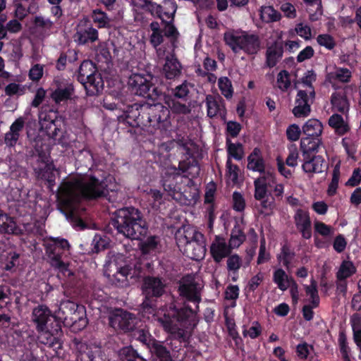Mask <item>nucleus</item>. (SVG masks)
<instances>
[{
  "label": "nucleus",
  "mask_w": 361,
  "mask_h": 361,
  "mask_svg": "<svg viewBox=\"0 0 361 361\" xmlns=\"http://www.w3.org/2000/svg\"><path fill=\"white\" fill-rule=\"evenodd\" d=\"M200 166L193 157H190L188 161H181L178 169L169 166L166 169L163 178V187L169 195L174 200L183 202V198L188 200L196 195V188H193L192 195H187L186 190L182 191V188L177 185L178 180H183L187 183H192L191 178L197 177L200 173Z\"/></svg>",
  "instance_id": "nucleus-3"
},
{
  "label": "nucleus",
  "mask_w": 361,
  "mask_h": 361,
  "mask_svg": "<svg viewBox=\"0 0 361 361\" xmlns=\"http://www.w3.org/2000/svg\"><path fill=\"white\" fill-rule=\"evenodd\" d=\"M340 178V167L336 164L333 171V176L331 183L329 185L327 193L329 195H334L337 190L338 186V181Z\"/></svg>",
  "instance_id": "nucleus-53"
},
{
  "label": "nucleus",
  "mask_w": 361,
  "mask_h": 361,
  "mask_svg": "<svg viewBox=\"0 0 361 361\" xmlns=\"http://www.w3.org/2000/svg\"><path fill=\"white\" fill-rule=\"evenodd\" d=\"M152 76L149 74L133 73L128 79V85L136 94L155 101L161 95L152 87Z\"/></svg>",
  "instance_id": "nucleus-12"
},
{
  "label": "nucleus",
  "mask_w": 361,
  "mask_h": 361,
  "mask_svg": "<svg viewBox=\"0 0 361 361\" xmlns=\"http://www.w3.org/2000/svg\"><path fill=\"white\" fill-rule=\"evenodd\" d=\"M137 337L139 341L147 345L149 348L153 345L156 341L152 339L151 335L145 329H140L137 331Z\"/></svg>",
  "instance_id": "nucleus-63"
},
{
  "label": "nucleus",
  "mask_w": 361,
  "mask_h": 361,
  "mask_svg": "<svg viewBox=\"0 0 361 361\" xmlns=\"http://www.w3.org/2000/svg\"><path fill=\"white\" fill-rule=\"evenodd\" d=\"M317 75L312 70L307 71L303 76L298 81L295 88L301 87L303 90L307 91L309 88L314 89L312 83L316 81Z\"/></svg>",
  "instance_id": "nucleus-35"
},
{
  "label": "nucleus",
  "mask_w": 361,
  "mask_h": 361,
  "mask_svg": "<svg viewBox=\"0 0 361 361\" xmlns=\"http://www.w3.org/2000/svg\"><path fill=\"white\" fill-rule=\"evenodd\" d=\"M356 271L354 264L348 260L343 261L340 265L336 276L339 281H343L351 276Z\"/></svg>",
  "instance_id": "nucleus-37"
},
{
  "label": "nucleus",
  "mask_w": 361,
  "mask_h": 361,
  "mask_svg": "<svg viewBox=\"0 0 361 361\" xmlns=\"http://www.w3.org/2000/svg\"><path fill=\"white\" fill-rule=\"evenodd\" d=\"M205 102L207 107V115L214 117L219 115L226 120V109L222 98L219 95H207Z\"/></svg>",
  "instance_id": "nucleus-21"
},
{
  "label": "nucleus",
  "mask_w": 361,
  "mask_h": 361,
  "mask_svg": "<svg viewBox=\"0 0 361 361\" xmlns=\"http://www.w3.org/2000/svg\"><path fill=\"white\" fill-rule=\"evenodd\" d=\"M260 18L265 23L276 22L281 19V14L272 6H262L259 11Z\"/></svg>",
  "instance_id": "nucleus-33"
},
{
  "label": "nucleus",
  "mask_w": 361,
  "mask_h": 361,
  "mask_svg": "<svg viewBox=\"0 0 361 361\" xmlns=\"http://www.w3.org/2000/svg\"><path fill=\"white\" fill-rule=\"evenodd\" d=\"M104 274L110 282L115 285H123L128 278L137 277L140 271L137 268L132 269L126 258L121 254L109 255L104 264Z\"/></svg>",
  "instance_id": "nucleus-7"
},
{
  "label": "nucleus",
  "mask_w": 361,
  "mask_h": 361,
  "mask_svg": "<svg viewBox=\"0 0 361 361\" xmlns=\"http://www.w3.org/2000/svg\"><path fill=\"white\" fill-rule=\"evenodd\" d=\"M280 10L283 13L284 16L290 19H293L297 16V11L295 6L291 3L280 2Z\"/></svg>",
  "instance_id": "nucleus-57"
},
{
  "label": "nucleus",
  "mask_w": 361,
  "mask_h": 361,
  "mask_svg": "<svg viewBox=\"0 0 361 361\" xmlns=\"http://www.w3.org/2000/svg\"><path fill=\"white\" fill-rule=\"evenodd\" d=\"M263 181V179H256L254 182L255 198L257 200H260L266 197L268 187L264 184Z\"/></svg>",
  "instance_id": "nucleus-56"
},
{
  "label": "nucleus",
  "mask_w": 361,
  "mask_h": 361,
  "mask_svg": "<svg viewBox=\"0 0 361 361\" xmlns=\"http://www.w3.org/2000/svg\"><path fill=\"white\" fill-rule=\"evenodd\" d=\"M267 63L269 67H274L282 57V45L275 42L267 48Z\"/></svg>",
  "instance_id": "nucleus-30"
},
{
  "label": "nucleus",
  "mask_w": 361,
  "mask_h": 361,
  "mask_svg": "<svg viewBox=\"0 0 361 361\" xmlns=\"http://www.w3.org/2000/svg\"><path fill=\"white\" fill-rule=\"evenodd\" d=\"M79 73L82 77L86 78L85 87L90 94H97L103 90V80L95 73V68L92 63L84 61L80 66Z\"/></svg>",
  "instance_id": "nucleus-15"
},
{
  "label": "nucleus",
  "mask_w": 361,
  "mask_h": 361,
  "mask_svg": "<svg viewBox=\"0 0 361 361\" xmlns=\"http://www.w3.org/2000/svg\"><path fill=\"white\" fill-rule=\"evenodd\" d=\"M92 18L93 22L100 28L111 26V19L107 16L105 12L101 10H94L92 12Z\"/></svg>",
  "instance_id": "nucleus-45"
},
{
  "label": "nucleus",
  "mask_w": 361,
  "mask_h": 361,
  "mask_svg": "<svg viewBox=\"0 0 361 361\" xmlns=\"http://www.w3.org/2000/svg\"><path fill=\"white\" fill-rule=\"evenodd\" d=\"M317 43L329 50H331L336 45L334 37L329 34H321L317 37Z\"/></svg>",
  "instance_id": "nucleus-55"
},
{
  "label": "nucleus",
  "mask_w": 361,
  "mask_h": 361,
  "mask_svg": "<svg viewBox=\"0 0 361 361\" xmlns=\"http://www.w3.org/2000/svg\"><path fill=\"white\" fill-rule=\"evenodd\" d=\"M224 38L235 54L243 51L247 55H255L261 47L258 35L241 30H228L224 33Z\"/></svg>",
  "instance_id": "nucleus-8"
},
{
  "label": "nucleus",
  "mask_w": 361,
  "mask_h": 361,
  "mask_svg": "<svg viewBox=\"0 0 361 361\" xmlns=\"http://www.w3.org/2000/svg\"><path fill=\"white\" fill-rule=\"evenodd\" d=\"M160 241L157 236H149L140 244L142 252L145 254L156 252L160 246Z\"/></svg>",
  "instance_id": "nucleus-38"
},
{
  "label": "nucleus",
  "mask_w": 361,
  "mask_h": 361,
  "mask_svg": "<svg viewBox=\"0 0 361 361\" xmlns=\"http://www.w3.org/2000/svg\"><path fill=\"white\" fill-rule=\"evenodd\" d=\"M302 132L307 137H319L323 131L322 123L317 119L311 118L307 121L302 128Z\"/></svg>",
  "instance_id": "nucleus-28"
},
{
  "label": "nucleus",
  "mask_w": 361,
  "mask_h": 361,
  "mask_svg": "<svg viewBox=\"0 0 361 361\" xmlns=\"http://www.w3.org/2000/svg\"><path fill=\"white\" fill-rule=\"evenodd\" d=\"M73 88L72 85L68 84L64 87L57 88L51 94L52 99L59 103L69 99L72 94Z\"/></svg>",
  "instance_id": "nucleus-40"
},
{
  "label": "nucleus",
  "mask_w": 361,
  "mask_h": 361,
  "mask_svg": "<svg viewBox=\"0 0 361 361\" xmlns=\"http://www.w3.org/2000/svg\"><path fill=\"white\" fill-rule=\"evenodd\" d=\"M274 281L277 285L278 288L284 291L287 290L291 284L293 279L286 274V273L281 269H277L274 272Z\"/></svg>",
  "instance_id": "nucleus-31"
},
{
  "label": "nucleus",
  "mask_w": 361,
  "mask_h": 361,
  "mask_svg": "<svg viewBox=\"0 0 361 361\" xmlns=\"http://www.w3.org/2000/svg\"><path fill=\"white\" fill-rule=\"evenodd\" d=\"M218 85L221 94L226 98H231L233 90L231 80L226 77H221L219 79Z\"/></svg>",
  "instance_id": "nucleus-51"
},
{
  "label": "nucleus",
  "mask_w": 361,
  "mask_h": 361,
  "mask_svg": "<svg viewBox=\"0 0 361 361\" xmlns=\"http://www.w3.org/2000/svg\"><path fill=\"white\" fill-rule=\"evenodd\" d=\"M54 316L51 311L44 305H39L32 310V321L36 325V329L39 333V340L45 345H52L54 338L50 329L51 321Z\"/></svg>",
  "instance_id": "nucleus-10"
},
{
  "label": "nucleus",
  "mask_w": 361,
  "mask_h": 361,
  "mask_svg": "<svg viewBox=\"0 0 361 361\" xmlns=\"http://www.w3.org/2000/svg\"><path fill=\"white\" fill-rule=\"evenodd\" d=\"M291 85L290 73L286 71H281L276 75V86L282 92H286Z\"/></svg>",
  "instance_id": "nucleus-44"
},
{
  "label": "nucleus",
  "mask_w": 361,
  "mask_h": 361,
  "mask_svg": "<svg viewBox=\"0 0 361 361\" xmlns=\"http://www.w3.org/2000/svg\"><path fill=\"white\" fill-rule=\"evenodd\" d=\"M43 73V66L40 64H35L30 70L29 78L32 81H38L42 77Z\"/></svg>",
  "instance_id": "nucleus-64"
},
{
  "label": "nucleus",
  "mask_w": 361,
  "mask_h": 361,
  "mask_svg": "<svg viewBox=\"0 0 361 361\" xmlns=\"http://www.w3.org/2000/svg\"><path fill=\"white\" fill-rule=\"evenodd\" d=\"M162 32L165 33L164 27L161 31L157 32H152L150 36V42L152 44V46L157 49V54L159 59H163L165 56V50L162 47H159L157 49V47L164 42V35H162ZM164 36L166 37L165 34ZM166 37H168L166 36ZM171 37L173 39L175 38L173 37Z\"/></svg>",
  "instance_id": "nucleus-39"
},
{
  "label": "nucleus",
  "mask_w": 361,
  "mask_h": 361,
  "mask_svg": "<svg viewBox=\"0 0 361 361\" xmlns=\"http://www.w3.org/2000/svg\"><path fill=\"white\" fill-rule=\"evenodd\" d=\"M354 339L359 348H361V317L354 314L351 318Z\"/></svg>",
  "instance_id": "nucleus-48"
},
{
  "label": "nucleus",
  "mask_w": 361,
  "mask_h": 361,
  "mask_svg": "<svg viewBox=\"0 0 361 361\" xmlns=\"http://www.w3.org/2000/svg\"><path fill=\"white\" fill-rule=\"evenodd\" d=\"M31 231L29 224H24L23 228L17 224L14 219L7 214L0 212V233L18 235L23 231Z\"/></svg>",
  "instance_id": "nucleus-19"
},
{
  "label": "nucleus",
  "mask_w": 361,
  "mask_h": 361,
  "mask_svg": "<svg viewBox=\"0 0 361 361\" xmlns=\"http://www.w3.org/2000/svg\"><path fill=\"white\" fill-rule=\"evenodd\" d=\"M149 349L152 353H154L160 359V361H171L169 351L159 343L155 341Z\"/></svg>",
  "instance_id": "nucleus-49"
},
{
  "label": "nucleus",
  "mask_w": 361,
  "mask_h": 361,
  "mask_svg": "<svg viewBox=\"0 0 361 361\" xmlns=\"http://www.w3.org/2000/svg\"><path fill=\"white\" fill-rule=\"evenodd\" d=\"M247 169L252 171L262 173L265 170V164L261 151L255 148L247 157Z\"/></svg>",
  "instance_id": "nucleus-26"
},
{
  "label": "nucleus",
  "mask_w": 361,
  "mask_h": 361,
  "mask_svg": "<svg viewBox=\"0 0 361 361\" xmlns=\"http://www.w3.org/2000/svg\"><path fill=\"white\" fill-rule=\"evenodd\" d=\"M314 228L315 234L319 235L325 238H331L335 232L334 227L319 221H315L314 222Z\"/></svg>",
  "instance_id": "nucleus-46"
},
{
  "label": "nucleus",
  "mask_w": 361,
  "mask_h": 361,
  "mask_svg": "<svg viewBox=\"0 0 361 361\" xmlns=\"http://www.w3.org/2000/svg\"><path fill=\"white\" fill-rule=\"evenodd\" d=\"M261 173V176L257 179H263L264 184L266 185L267 187L273 188L274 185L276 183V177L273 171L271 170H264Z\"/></svg>",
  "instance_id": "nucleus-62"
},
{
  "label": "nucleus",
  "mask_w": 361,
  "mask_h": 361,
  "mask_svg": "<svg viewBox=\"0 0 361 361\" xmlns=\"http://www.w3.org/2000/svg\"><path fill=\"white\" fill-rule=\"evenodd\" d=\"M352 77L350 70L346 68L335 67L332 71L326 73V80L328 82L335 86L336 82L347 83Z\"/></svg>",
  "instance_id": "nucleus-25"
},
{
  "label": "nucleus",
  "mask_w": 361,
  "mask_h": 361,
  "mask_svg": "<svg viewBox=\"0 0 361 361\" xmlns=\"http://www.w3.org/2000/svg\"><path fill=\"white\" fill-rule=\"evenodd\" d=\"M302 169L309 177H312L314 173L325 171L327 164L322 157L314 156L312 159L305 160Z\"/></svg>",
  "instance_id": "nucleus-23"
},
{
  "label": "nucleus",
  "mask_w": 361,
  "mask_h": 361,
  "mask_svg": "<svg viewBox=\"0 0 361 361\" xmlns=\"http://www.w3.org/2000/svg\"><path fill=\"white\" fill-rule=\"evenodd\" d=\"M317 286V282L313 279L310 280V285H305L304 286L306 295L310 297V304L305 305L302 308L303 317L307 321H310L312 319L314 316L312 309L316 308L319 303V298L318 295Z\"/></svg>",
  "instance_id": "nucleus-17"
},
{
  "label": "nucleus",
  "mask_w": 361,
  "mask_h": 361,
  "mask_svg": "<svg viewBox=\"0 0 361 361\" xmlns=\"http://www.w3.org/2000/svg\"><path fill=\"white\" fill-rule=\"evenodd\" d=\"M110 325L116 330L132 331L138 324V319L131 313L116 310L109 317Z\"/></svg>",
  "instance_id": "nucleus-16"
},
{
  "label": "nucleus",
  "mask_w": 361,
  "mask_h": 361,
  "mask_svg": "<svg viewBox=\"0 0 361 361\" xmlns=\"http://www.w3.org/2000/svg\"><path fill=\"white\" fill-rule=\"evenodd\" d=\"M297 90L293 114L297 118H305L310 114L311 104L315 97V91L314 89L311 88L305 91L301 87H298Z\"/></svg>",
  "instance_id": "nucleus-14"
},
{
  "label": "nucleus",
  "mask_w": 361,
  "mask_h": 361,
  "mask_svg": "<svg viewBox=\"0 0 361 361\" xmlns=\"http://www.w3.org/2000/svg\"><path fill=\"white\" fill-rule=\"evenodd\" d=\"M114 224L119 233L131 239H138L147 231L145 221L140 212L134 207L116 211Z\"/></svg>",
  "instance_id": "nucleus-5"
},
{
  "label": "nucleus",
  "mask_w": 361,
  "mask_h": 361,
  "mask_svg": "<svg viewBox=\"0 0 361 361\" xmlns=\"http://www.w3.org/2000/svg\"><path fill=\"white\" fill-rule=\"evenodd\" d=\"M35 30L42 34H47L53 27V23L47 18L37 16L33 20Z\"/></svg>",
  "instance_id": "nucleus-36"
},
{
  "label": "nucleus",
  "mask_w": 361,
  "mask_h": 361,
  "mask_svg": "<svg viewBox=\"0 0 361 361\" xmlns=\"http://www.w3.org/2000/svg\"><path fill=\"white\" fill-rule=\"evenodd\" d=\"M259 201V204L257 206L259 212L265 216L271 214L275 207L274 200L264 197Z\"/></svg>",
  "instance_id": "nucleus-50"
},
{
  "label": "nucleus",
  "mask_w": 361,
  "mask_h": 361,
  "mask_svg": "<svg viewBox=\"0 0 361 361\" xmlns=\"http://www.w3.org/2000/svg\"><path fill=\"white\" fill-rule=\"evenodd\" d=\"M177 245L187 257L200 260L206 253L203 235L196 228L190 225L179 228L176 233Z\"/></svg>",
  "instance_id": "nucleus-6"
},
{
  "label": "nucleus",
  "mask_w": 361,
  "mask_h": 361,
  "mask_svg": "<svg viewBox=\"0 0 361 361\" xmlns=\"http://www.w3.org/2000/svg\"><path fill=\"white\" fill-rule=\"evenodd\" d=\"M109 243V238L106 236H102L101 235L97 234L94 235L92 244L96 252H99L105 247Z\"/></svg>",
  "instance_id": "nucleus-59"
},
{
  "label": "nucleus",
  "mask_w": 361,
  "mask_h": 361,
  "mask_svg": "<svg viewBox=\"0 0 361 361\" xmlns=\"http://www.w3.org/2000/svg\"><path fill=\"white\" fill-rule=\"evenodd\" d=\"M119 357L122 361H145L138 355L131 347H125L119 351Z\"/></svg>",
  "instance_id": "nucleus-47"
},
{
  "label": "nucleus",
  "mask_w": 361,
  "mask_h": 361,
  "mask_svg": "<svg viewBox=\"0 0 361 361\" xmlns=\"http://www.w3.org/2000/svg\"><path fill=\"white\" fill-rule=\"evenodd\" d=\"M164 287L165 284L160 279L147 277L145 279L142 290L147 300L142 303V314L148 319H150L149 315H152V317L161 324L165 331L175 334L181 328L194 324L195 314L192 310L187 307L178 310L173 305L169 308L159 310L155 312L148 302V298L161 295L164 291Z\"/></svg>",
  "instance_id": "nucleus-2"
},
{
  "label": "nucleus",
  "mask_w": 361,
  "mask_h": 361,
  "mask_svg": "<svg viewBox=\"0 0 361 361\" xmlns=\"http://www.w3.org/2000/svg\"><path fill=\"white\" fill-rule=\"evenodd\" d=\"M245 235L243 233L238 230L235 229L232 231L231 238L229 240V247L231 249L238 247L245 240Z\"/></svg>",
  "instance_id": "nucleus-54"
},
{
  "label": "nucleus",
  "mask_w": 361,
  "mask_h": 361,
  "mask_svg": "<svg viewBox=\"0 0 361 361\" xmlns=\"http://www.w3.org/2000/svg\"><path fill=\"white\" fill-rule=\"evenodd\" d=\"M331 104L335 111L344 113L348 110V101L343 93H334L331 96Z\"/></svg>",
  "instance_id": "nucleus-34"
},
{
  "label": "nucleus",
  "mask_w": 361,
  "mask_h": 361,
  "mask_svg": "<svg viewBox=\"0 0 361 361\" xmlns=\"http://www.w3.org/2000/svg\"><path fill=\"white\" fill-rule=\"evenodd\" d=\"M200 286L195 282L192 276H187L183 278L180 287V294L188 300L198 302L200 300Z\"/></svg>",
  "instance_id": "nucleus-18"
},
{
  "label": "nucleus",
  "mask_w": 361,
  "mask_h": 361,
  "mask_svg": "<svg viewBox=\"0 0 361 361\" xmlns=\"http://www.w3.org/2000/svg\"><path fill=\"white\" fill-rule=\"evenodd\" d=\"M169 110L160 103L139 105L134 104L118 116L131 126L149 125L154 128H166L169 123Z\"/></svg>",
  "instance_id": "nucleus-4"
},
{
  "label": "nucleus",
  "mask_w": 361,
  "mask_h": 361,
  "mask_svg": "<svg viewBox=\"0 0 361 361\" xmlns=\"http://www.w3.org/2000/svg\"><path fill=\"white\" fill-rule=\"evenodd\" d=\"M231 248L226 244L224 238L216 236L211 245L210 251L214 259L219 262L227 257L231 252Z\"/></svg>",
  "instance_id": "nucleus-24"
},
{
  "label": "nucleus",
  "mask_w": 361,
  "mask_h": 361,
  "mask_svg": "<svg viewBox=\"0 0 361 361\" xmlns=\"http://www.w3.org/2000/svg\"><path fill=\"white\" fill-rule=\"evenodd\" d=\"M240 174V170L238 166L233 164L230 158L227 159L226 161V176L227 182L229 184H237L238 180V176Z\"/></svg>",
  "instance_id": "nucleus-41"
},
{
  "label": "nucleus",
  "mask_w": 361,
  "mask_h": 361,
  "mask_svg": "<svg viewBox=\"0 0 361 361\" xmlns=\"http://www.w3.org/2000/svg\"><path fill=\"white\" fill-rule=\"evenodd\" d=\"M106 183L91 174H78L63 181L57 192V205L73 226L83 228L79 202L82 198H97L106 190Z\"/></svg>",
  "instance_id": "nucleus-1"
},
{
  "label": "nucleus",
  "mask_w": 361,
  "mask_h": 361,
  "mask_svg": "<svg viewBox=\"0 0 361 361\" xmlns=\"http://www.w3.org/2000/svg\"><path fill=\"white\" fill-rule=\"evenodd\" d=\"M227 152L228 157H233L236 160H240L244 157V150L243 145L240 143H232L231 140H226Z\"/></svg>",
  "instance_id": "nucleus-43"
},
{
  "label": "nucleus",
  "mask_w": 361,
  "mask_h": 361,
  "mask_svg": "<svg viewBox=\"0 0 361 361\" xmlns=\"http://www.w3.org/2000/svg\"><path fill=\"white\" fill-rule=\"evenodd\" d=\"M165 102L173 112L178 114H187L189 112V109L186 105L176 102L170 97H165Z\"/></svg>",
  "instance_id": "nucleus-52"
},
{
  "label": "nucleus",
  "mask_w": 361,
  "mask_h": 361,
  "mask_svg": "<svg viewBox=\"0 0 361 361\" xmlns=\"http://www.w3.org/2000/svg\"><path fill=\"white\" fill-rule=\"evenodd\" d=\"M177 6L173 1L167 0L163 2L162 6H159V8H154V14L157 15L164 25L165 35L167 37H176L178 32L175 27L172 25L174 14L176 11Z\"/></svg>",
  "instance_id": "nucleus-13"
},
{
  "label": "nucleus",
  "mask_w": 361,
  "mask_h": 361,
  "mask_svg": "<svg viewBox=\"0 0 361 361\" xmlns=\"http://www.w3.org/2000/svg\"><path fill=\"white\" fill-rule=\"evenodd\" d=\"M75 41L80 44L94 42L98 39V31L90 26L86 29H78L74 36Z\"/></svg>",
  "instance_id": "nucleus-27"
},
{
  "label": "nucleus",
  "mask_w": 361,
  "mask_h": 361,
  "mask_svg": "<svg viewBox=\"0 0 361 361\" xmlns=\"http://www.w3.org/2000/svg\"><path fill=\"white\" fill-rule=\"evenodd\" d=\"M262 332V328L260 324L255 322H253L252 326H250L248 329H244L243 331V334L245 337H250L251 338H257Z\"/></svg>",
  "instance_id": "nucleus-61"
},
{
  "label": "nucleus",
  "mask_w": 361,
  "mask_h": 361,
  "mask_svg": "<svg viewBox=\"0 0 361 361\" xmlns=\"http://www.w3.org/2000/svg\"><path fill=\"white\" fill-rule=\"evenodd\" d=\"M329 124L339 135H343L349 130L348 123L338 114H334L330 117Z\"/></svg>",
  "instance_id": "nucleus-32"
},
{
  "label": "nucleus",
  "mask_w": 361,
  "mask_h": 361,
  "mask_svg": "<svg viewBox=\"0 0 361 361\" xmlns=\"http://www.w3.org/2000/svg\"><path fill=\"white\" fill-rule=\"evenodd\" d=\"M25 123V118L20 116L11 125L9 130L5 134L4 142L8 147L16 145Z\"/></svg>",
  "instance_id": "nucleus-22"
},
{
  "label": "nucleus",
  "mask_w": 361,
  "mask_h": 361,
  "mask_svg": "<svg viewBox=\"0 0 361 361\" xmlns=\"http://www.w3.org/2000/svg\"><path fill=\"white\" fill-rule=\"evenodd\" d=\"M46 253L51 265L58 269L59 272L66 276L73 275V272L68 268V264L61 261V250H68L70 245L63 238H50L44 240Z\"/></svg>",
  "instance_id": "nucleus-9"
},
{
  "label": "nucleus",
  "mask_w": 361,
  "mask_h": 361,
  "mask_svg": "<svg viewBox=\"0 0 361 361\" xmlns=\"http://www.w3.org/2000/svg\"><path fill=\"white\" fill-rule=\"evenodd\" d=\"M295 32L296 33L301 37L307 40L311 39L312 37V30L310 27L304 23H298L295 26Z\"/></svg>",
  "instance_id": "nucleus-60"
},
{
  "label": "nucleus",
  "mask_w": 361,
  "mask_h": 361,
  "mask_svg": "<svg viewBox=\"0 0 361 361\" xmlns=\"http://www.w3.org/2000/svg\"><path fill=\"white\" fill-rule=\"evenodd\" d=\"M84 316L83 307L66 300L61 302L58 311L55 312L54 318L66 325H75L78 322L80 326L84 328L87 325V319Z\"/></svg>",
  "instance_id": "nucleus-11"
},
{
  "label": "nucleus",
  "mask_w": 361,
  "mask_h": 361,
  "mask_svg": "<svg viewBox=\"0 0 361 361\" xmlns=\"http://www.w3.org/2000/svg\"><path fill=\"white\" fill-rule=\"evenodd\" d=\"M164 72L166 77L169 79L176 78L180 73V65L171 54L166 57Z\"/></svg>",
  "instance_id": "nucleus-29"
},
{
  "label": "nucleus",
  "mask_w": 361,
  "mask_h": 361,
  "mask_svg": "<svg viewBox=\"0 0 361 361\" xmlns=\"http://www.w3.org/2000/svg\"><path fill=\"white\" fill-rule=\"evenodd\" d=\"M294 221L298 230L304 238L309 239L312 236L311 221L308 212L298 209L294 215Z\"/></svg>",
  "instance_id": "nucleus-20"
},
{
  "label": "nucleus",
  "mask_w": 361,
  "mask_h": 361,
  "mask_svg": "<svg viewBox=\"0 0 361 361\" xmlns=\"http://www.w3.org/2000/svg\"><path fill=\"white\" fill-rule=\"evenodd\" d=\"M151 0H132L133 4L137 7L142 8H146L152 14L154 13V8H159V5L157 4L151 3Z\"/></svg>",
  "instance_id": "nucleus-58"
},
{
  "label": "nucleus",
  "mask_w": 361,
  "mask_h": 361,
  "mask_svg": "<svg viewBox=\"0 0 361 361\" xmlns=\"http://www.w3.org/2000/svg\"><path fill=\"white\" fill-rule=\"evenodd\" d=\"M321 145L317 137H305L301 140L300 147L304 153L315 152Z\"/></svg>",
  "instance_id": "nucleus-42"
}]
</instances>
